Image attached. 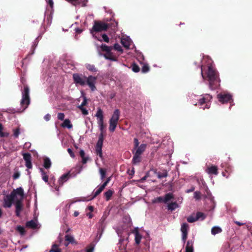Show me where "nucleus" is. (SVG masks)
I'll return each instance as SVG.
<instances>
[{
  "instance_id": "f257e3e1",
  "label": "nucleus",
  "mask_w": 252,
  "mask_h": 252,
  "mask_svg": "<svg viewBox=\"0 0 252 252\" xmlns=\"http://www.w3.org/2000/svg\"><path fill=\"white\" fill-rule=\"evenodd\" d=\"M211 60L208 59V68L206 72V76L205 77L203 69L201 67V75L203 79H206L209 82V87L211 89L214 90L220 86V79L219 77L218 73L210 64Z\"/></svg>"
},
{
  "instance_id": "f03ea898",
  "label": "nucleus",
  "mask_w": 252,
  "mask_h": 252,
  "mask_svg": "<svg viewBox=\"0 0 252 252\" xmlns=\"http://www.w3.org/2000/svg\"><path fill=\"white\" fill-rule=\"evenodd\" d=\"M73 79L74 82L77 85L84 86L87 84L91 88L92 91H94L96 89L95 84L96 83V78L93 76H89L88 77H86L82 74L77 73L73 75Z\"/></svg>"
},
{
  "instance_id": "7ed1b4c3",
  "label": "nucleus",
  "mask_w": 252,
  "mask_h": 252,
  "mask_svg": "<svg viewBox=\"0 0 252 252\" xmlns=\"http://www.w3.org/2000/svg\"><path fill=\"white\" fill-rule=\"evenodd\" d=\"M108 26L107 24L105 23L95 22L92 29L91 30V32L94 38L97 39L99 41H101L100 38L97 37L96 33H94V32L105 31L108 29Z\"/></svg>"
},
{
  "instance_id": "20e7f679",
  "label": "nucleus",
  "mask_w": 252,
  "mask_h": 252,
  "mask_svg": "<svg viewBox=\"0 0 252 252\" xmlns=\"http://www.w3.org/2000/svg\"><path fill=\"white\" fill-rule=\"evenodd\" d=\"M211 99L212 96L210 94H206L202 96L201 98L198 99V103L195 102H193V103L195 105H199L203 109H205V108L208 109L210 106V101Z\"/></svg>"
},
{
  "instance_id": "39448f33",
  "label": "nucleus",
  "mask_w": 252,
  "mask_h": 252,
  "mask_svg": "<svg viewBox=\"0 0 252 252\" xmlns=\"http://www.w3.org/2000/svg\"><path fill=\"white\" fill-rule=\"evenodd\" d=\"M120 112L118 109H116L109 121V130L111 132L115 131L120 118Z\"/></svg>"
},
{
  "instance_id": "423d86ee",
  "label": "nucleus",
  "mask_w": 252,
  "mask_h": 252,
  "mask_svg": "<svg viewBox=\"0 0 252 252\" xmlns=\"http://www.w3.org/2000/svg\"><path fill=\"white\" fill-rule=\"evenodd\" d=\"M29 88L27 86H24V90L22 91V98L21 100V104L24 107L25 110L30 104Z\"/></svg>"
},
{
  "instance_id": "0eeeda50",
  "label": "nucleus",
  "mask_w": 252,
  "mask_h": 252,
  "mask_svg": "<svg viewBox=\"0 0 252 252\" xmlns=\"http://www.w3.org/2000/svg\"><path fill=\"white\" fill-rule=\"evenodd\" d=\"M95 116L97 118V123L100 132L104 133L105 126L104 125V117L102 110L100 108H98Z\"/></svg>"
},
{
  "instance_id": "6e6552de",
  "label": "nucleus",
  "mask_w": 252,
  "mask_h": 252,
  "mask_svg": "<svg viewBox=\"0 0 252 252\" xmlns=\"http://www.w3.org/2000/svg\"><path fill=\"white\" fill-rule=\"evenodd\" d=\"M217 98L219 101L223 104L225 103H231V102L233 101L231 94L225 92L219 94L217 95Z\"/></svg>"
},
{
  "instance_id": "1a4fd4ad",
  "label": "nucleus",
  "mask_w": 252,
  "mask_h": 252,
  "mask_svg": "<svg viewBox=\"0 0 252 252\" xmlns=\"http://www.w3.org/2000/svg\"><path fill=\"white\" fill-rule=\"evenodd\" d=\"M12 191H15L13 196L14 203L21 202L24 198L23 189L20 187L14 189Z\"/></svg>"
},
{
  "instance_id": "9d476101",
  "label": "nucleus",
  "mask_w": 252,
  "mask_h": 252,
  "mask_svg": "<svg viewBox=\"0 0 252 252\" xmlns=\"http://www.w3.org/2000/svg\"><path fill=\"white\" fill-rule=\"evenodd\" d=\"M15 191H12L9 195H6L3 199V207L5 208H10L12 206L13 202V195Z\"/></svg>"
},
{
  "instance_id": "9b49d317",
  "label": "nucleus",
  "mask_w": 252,
  "mask_h": 252,
  "mask_svg": "<svg viewBox=\"0 0 252 252\" xmlns=\"http://www.w3.org/2000/svg\"><path fill=\"white\" fill-rule=\"evenodd\" d=\"M189 230V225L187 223H183L181 226V231L182 232V239L185 243L188 236Z\"/></svg>"
},
{
  "instance_id": "f8f14e48",
  "label": "nucleus",
  "mask_w": 252,
  "mask_h": 252,
  "mask_svg": "<svg viewBox=\"0 0 252 252\" xmlns=\"http://www.w3.org/2000/svg\"><path fill=\"white\" fill-rule=\"evenodd\" d=\"M121 43L126 48H129L132 44V41L128 36H123L121 39Z\"/></svg>"
},
{
  "instance_id": "ddd939ff",
  "label": "nucleus",
  "mask_w": 252,
  "mask_h": 252,
  "mask_svg": "<svg viewBox=\"0 0 252 252\" xmlns=\"http://www.w3.org/2000/svg\"><path fill=\"white\" fill-rule=\"evenodd\" d=\"M39 171H40V172L41 173V177H42V179L46 183L48 184V185H49L50 186H51V187H53V186L51 185V183H49L48 182V180H49V177H48V174H47L46 172H45L44 171V170H43V168H39Z\"/></svg>"
},
{
  "instance_id": "4468645a",
  "label": "nucleus",
  "mask_w": 252,
  "mask_h": 252,
  "mask_svg": "<svg viewBox=\"0 0 252 252\" xmlns=\"http://www.w3.org/2000/svg\"><path fill=\"white\" fill-rule=\"evenodd\" d=\"M38 225L39 224L36 220H31L26 223L27 227L32 229L38 228Z\"/></svg>"
},
{
  "instance_id": "2eb2a0df",
  "label": "nucleus",
  "mask_w": 252,
  "mask_h": 252,
  "mask_svg": "<svg viewBox=\"0 0 252 252\" xmlns=\"http://www.w3.org/2000/svg\"><path fill=\"white\" fill-rule=\"evenodd\" d=\"M104 58L107 59L112 61H117V57L114 55L112 51L109 52L108 53H106L103 55Z\"/></svg>"
},
{
  "instance_id": "dca6fc26",
  "label": "nucleus",
  "mask_w": 252,
  "mask_h": 252,
  "mask_svg": "<svg viewBox=\"0 0 252 252\" xmlns=\"http://www.w3.org/2000/svg\"><path fill=\"white\" fill-rule=\"evenodd\" d=\"M69 178V175L68 173L63 175L59 179L58 183L59 187H61L64 183L66 182Z\"/></svg>"
},
{
  "instance_id": "f3484780",
  "label": "nucleus",
  "mask_w": 252,
  "mask_h": 252,
  "mask_svg": "<svg viewBox=\"0 0 252 252\" xmlns=\"http://www.w3.org/2000/svg\"><path fill=\"white\" fill-rule=\"evenodd\" d=\"M133 233L134 234V237H135L134 239H135V243L137 245H138L141 242V240L142 239V236L139 233V232L138 231V228H135Z\"/></svg>"
},
{
  "instance_id": "a211bd4d",
  "label": "nucleus",
  "mask_w": 252,
  "mask_h": 252,
  "mask_svg": "<svg viewBox=\"0 0 252 252\" xmlns=\"http://www.w3.org/2000/svg\"><path fill=\"white\" fill-rule=\"evenodd\" d=\"M146 146V144H142L137 148H135L134 149L135 151L134 153L141 155L142 153L145 150Z\"/></svg>"
},
{
  "instance_id": "6ab92c4d",
  "label": "nucleus",
  "mask_w": 252,
  "mask_h": 252,
  "mask_svg": "<svg viewBox=\"0 0 252 252\" xmlns=\"http://www.w3.org/2000/svg\"><path fill=\"white\" fill-rule=\"evenodd\" d=\"M206 172L209 174H218V168L216 166L208 167L206 169Z\"/></svg>"
},
{
  "instance_id": "aec40b11",
  "label": "nucleus",
  "mask_w": 252,
  "mask_h": 252,
  "mask_svg": "<svg viewBox=\"0 0 252 252\" xmlns=\"http://www.w3.org/2000/svg\"><path fill=\"white\" fill-rule=\"evenodd\" d=\"M14 203L15 204V207H16V216H19L20 212H21V211L22 210V207H23V205H22V201L21 202H16V203Z\"/></svg>"
},
{
  "instance_id": "412c9836",
  "label": "nucleus",
  "mask_w": 252,
  "mask_h": 252,
  "mask_svg": "<svg viewBox=\"0 0 252 252\" xmlns=\"http://www.w3.org/2000/svg\"><path fill=\"white\" fill-rule=\"evenodd\" d=\"M186 252H193V242L188 241L186 247Z\"/></svg>"
},
{
  "instance_id": "4be33fe9",
  "label": "nucleus",
  "mask_w": 252,
  "mask_h": 252,
  "mask_svg": "<svg viewBox=\"0 0 252 252\" xmlns=\"http://www.w3.org/2000/svg\"><path fill=\"white\" fill-rule=\"evenodd\" d=\"M62 126L63 127H67L69 129L71 128L72 127V125L71 124L70 121L69 119L64 120L63 123L62 124Z\"/></svg>"
},
{
  "instance_id": "5701e85b",
  "label": "nucleus",
  "mask_w": 252,
  "mask_h": 252,
  "mask_svg": "<svg viewBox=\"0 0 252 252\" xmlns=\"http://www.w3.org/2000/svg\"><path fill=\"white\" fill-rule=\"evenodd\" d=\"M178 204L176 202H172L168 204V209L171 211H174L179 207Z\"/></svg>"
},
{
  "instance_id": "b1692460",
  "label": "nucleus",
  "mask_w": 252,
  "mask_h": 252,
  "mask_svg": "<svg viewBox=\"0 0 252 252\" xmlns=\"http://www.w3.org/2000/svg\"><path fill=\"white\" fill-rule=\"evenodd\" d=\"M44 167L46 169H49L51 166V161L49 158H45L44 159Z\"/></svg>"
},
{
  "instance_id": "393cba45",
  "label": "nucleus",
  "mask_w": 252,
  "mask_h": 252,
  "mask_svg": "<svg viewBox=\"0 0 252 252\" xmlns=\"http://www.w3.org/2000/svg\"><path fill=\"white\" fill-rule=\"evenodd\" d=\"M222 230L220 227L218 226H214L211 229V233L213 235H215L217 234L220 233L221 232Z\"/></svg>"
},
{
  "instance_id": "a878e982",
  "label": "nucleus",
  "mask_w": 252,
  "mask_h": 252,
  "mask_svg": "<svg viewBox=\"0 0 252 252\" xmlns=\"http://www.w3.org/2000/svg\"><path fill=\"white\" fill-rule=\"evenodd\" d=\"M101 48L102 50L105 51L106 53H108L110 51H112L113 49L112 46H108L105 44H102L101 46Z\"/></svg>"
},
{
  "instance_id": "bb28decb",
  "label": "nucleus",
  "mask_w": 252,
  "mask_h": 252,
  "mask_svg": "<svg viewBox=\"0 0 252 252\" xmlns=\"http://www.w3.org/2000/svg\"><path fill=\"white\" fill-rule=\"evenodd\" d=\"M164 197V202L167 203L174 198L173 194L172 193H167Z\"/></svg>"
},
{
  "instance_id": "cd10ccee",
  "label": "nucleus",
  "mask_w": 252,
  "mask_h": 252,
  "mask_svg": "<svg viewBox=\"0 0 252 252\" xmlns=\"http://www.w3.org/2000/svg\"><path fill=\"white\" fill-rule=\"evenodd\" d=\"M140 155L134 153V156L132 158V162L133 164H136L140 161Z\"/></svg>"
},
{
  "instance_id": "c85d7f7f",
  "label": "nucleus",
  "mask_w": 252,
  "mask_h": 252,
  "mask_svg": "<svg viewBox=\"0 0 252 252\" xmlns=\"http://www.w3.org/2000/svg\"><path fill=\"white\" fill-rule=\"evenodd\" d=\"M65 240L66 241L68 242L66 244H65V246H67L69 243L74 242L73 237L69 235H66L65 236Z\"/></svg>"
},
{
  "instance_id": "c756f323",
  "label": "nucleus",
  "mask_w": 252,
  "mask_h": 252,
  "mask_svg": "<svg viewBox=\"0 0 252 252\" xmlns=\"http://www.w3.org/2000/svg\"><path fill=\"white\" fill-rule=\"evenodd\" d=\"M86 67L87 68V69H88L89 70H90L92 72H96L97 71L94 65L93 64H87L86 65Z\"/></svg>"
},
{
  "instance_id": "7c9ffc66",
  "label": "nucleus",
  "mask_w": 252,
  "mask_h": 252,
  "mask_svg": "<svg viewBox=\"0 0 252 252\" xmlns=\"http://www.w3.org/2000/svg\"><path fill=\"white\" fill-rule=\"evenodd\" d=\"M49 252H61V249L58 248V246L56 244H54L52 246V249L49 251Z\"/></svg>"
},
{
  "instance_id": "2f4dec72",
  "label": "nucleus",
  "mask_w": 252,
  "mask_h": 252,
  "mask_svg": "<svg viewBox=\"0 0 252 252\" xmlns=\"http://www.w3.org/2000/svg\"><path fill=\"white\" fill-rule=\"evenodd\" d=\"M104 188H103L101 186L94 192V195L92 199H94L95 198L97 195H98L99 193L101 192V191L104 189Z\"/></svg>"
},
{
  "instance_id": "473e14b6",
  "label": "nucleus",
  "mask_w": 252,
  "mask_h": 252,
  "mask_svg": "<svg viewBox=\"0 0 252 252\" xmlns=\"http://www.w3.org/2000/svg\"><path fill=\"white\" fill-rule=\"evenodd\" d=\"M113 193V192L111 190H108L106 192H105L104 195L106 197V200H109L110 198V197L112 196V194Z\"/></svg>"
},
{
  "instance_id": "72a5a7b5",
  "label": "nucleus",
  "mask_w": 252,
  "mask_h": 252,
  "mask_svg": "<svg viewBox=\"0 0 252 252\" xmlns=\"http://www.w3.org/2000/svg\"><path fill=\"white\" fill-rule=\"evenodd\" d=\"M126 229V227L125 226L124 227H123L122 228L120 227H117L116 229V231L119 237H121L123 233V231L125 230Z\"/></svg>"
},
{
  "instance_id": "f704fd0d",
  "label": "nucleus",
  "mask_w": 252,
  "mask_h": 252,
  "mask_svg": "<svg viewBox=\"0 0 252 252\" xmlns=\"http://www.w3.org/2000/svg\"><path fill=\"white\" fill-rule=\"evenodd\" d=\"M23 156L25 161H31V156L29 153H24Z\"/></svg>"
},
{
  "instance_id": "c9c22d12",
  "label": "nucleus",
  "mask_w": 252,
  "mask_h": 252,
  "mask_svg": "<svg viewBox=\"0 0 252 252\" xmlns=\"http://www.w3.org/2000/svg\"><path fill=\"white\" fill-rule=\"evenodd\" d=\"M157 176L159 179H161L162 178H165L167 176V172L166 171H164L162 173L158 172L157 173Z\"/></svg>"
},
{
  "instance_id": "e433bc0d",
  "label": "nucleus",
  "mask_w": 252,
  "mask_h": 252,
  "mask_svg": "<svg viewBox=\"0 0 252 252\" xmlns=\"http://www.w3.org/2000/svg\"><path fill=\"white\" fill-rule=\"evenodd\" d=\"M187 220L189 222H193L197 220V218L196 217L193 216H190L187 219Z\"/></svg>"
},
{
  "instance_id": "4c0bfd02",
  "label": "nucleus",
  "mask_w": 252,
  "mask_h": 252,
  "mask_svg": "<svg viewBox=\"0 0 252 252\" xmlns=\"http://www.w3.org/2000/svg\"><path fill=\"white\" fill-rule=\"evenodd\" d=\"M113 48H114L115 50H116L118 51H119L121 52H123V49H122L121 46L118 43L115 44Z\"/></svg>"
},
{
  "instance_id": "58836bf2",
  "label": "nucleus",
  "mask_w": 252,
  "mask_h": 252,
  "mask_svg": "<svg viewBox=\"0 0 252 252\" xmlns=\"http://www.w3.org/2000/svg\"><path fill=\"white\" fill-rule=\"evenodd\" d=\"M87 0H77V5H81L82 6H85Z\"/></svg>"
},
{
  "instance_id": "ea45409f",
  "label": "nucleus",
  "mask_w": 252,
  "mask_h": 252,
  "mask_svg": "<svg viewBox=\"0 0 252 252\" xmlns=\"http://www.w3.org/2000/svg\"><path fill=\"white\" fill-rule=\"evenodd\" d=\"M95 151L96 154L99 156V157L102 158V148L96 147H95Z\"/></svg>"
},
{
  "instance_id": "a19ab883",
  "label": "nucleus",
  "mask_w": 252,
  "mask_h": 252,
  "mask_svg": "<svg viewBox=\"0 0 252 252\" xmlns=\"http://www.w3.org/2000/svg\"><path fill=\"white\" fill-rule=\"evenodd\" d=\"M195 217H196V218H197V220H198L200 219H201V220H203L205 219V216H204V214H203L202 213H200V212L197 213L196 214Z\"/></svg>"
},
{
  "instance_id": "79ce46f5",
  "label": "nucleus",
  "mask_w": 252,
  "mask_h": 252,
  "mask_svg": "<svg viewBox=\"0 0 252 252\" xmlns=\"http://www.w3.org/2000/svg\"><path fill=\"white\" fill-rule=\"evenodd\" d=\"M13 136L15 138H17L19 136L20 133L19 128H17L16 129H13Z\"/></svg>"
},
{
  "instance_id": "37998d69",
  "label": "nucleus",
  "mask_w": 252,
  "mask_h": 252,
  "mask_svg": "<svg viewBox=\"0 0 252 252\" xmlns=\"http://www.w3.org/2000/svg\"><path fill=\"white\" fill-rule=\"evenodd\" d=\"M17 230L21 234L23 235L25 233V229L24 227L21 226H18L17 227Z\"/></svg>"
},
{
  "instance_id": "c03bdc74",
  "label": "nucleus",
  "mask_w": 252,
  "mask_h": 252,
  "mask_svg": "<svg viewBox=\"0 0 252 252\" xmlns=\"http://www.w3.org/2000/svg\"><path fill=\"white\" fill-rule=\"evenodd\" d=\"M99 172L101 176V179L103 180L105 177V171L102 168L99 169Z\"/></svg>"
},
{
  "instance_id": "a18cd8bd",
  "label": "nucleus",
  "mask_w": 252,
  "mask_h": 252,
  "mask_svg": "<svg viewBox=\"0 0 252 252\" xmlns=\"http://www.w3.org/2000/svg\"><path fill=\"white\" fill-rule=\"evenodd\" d=\"M132 69L135 72H138L139 71V67L138 65L134 64L132 65Z\"/></svg>"
},
{
  "instance_id": "49530a36",
  "label": "nucleus",
  "mask_w": 252,
  "mask_h": 252,
  "mask_svg": "<svg viewBox=\"0 0 252 252\" xmlns=\"http://www.w3.org/2000/svg\"><path fill=\"white\" fill-rule=\"evenodd\" d=\"M102 38L104 41L108 43L109 41V38L106 34H103L102 35Z\"/></svg>"
},
{
  "instance_id": "de8ad7c7",
  "label": "nucleus",
  "mask_w": 252,
  "mask_h": 252,
  "mask_svg": "<svg viewBox=\"0 0 252 252\" xmlns=\"http://www.w3.org/2000/svg\"><path fill=\"white\" fill-rule=\"evenodd\" d=\"M164 202V197H158L156 198L154 200V202Z\"/></svg>"
},
{
  "instance_id": "09e8293b",
  "label": "nucleus",
  "mask_w": 252,
  "mask_h": 252,
  "mask_svg": "<svg viewBox=\"0 0 252 252\" xmlns=\"http://www.w3.org/2000/svg\"><path fill=\"white\" fill-rule=\"evenodd\" d=\"M142 71L143 72H147L149 71V67L147 65L144 64L142 66Z\"/></svg>"
},
{
  "instance_id": "8fccbe9b",
  "label": "nucleus",
  "mask_w": 252,
  "mask_h": 252,
  "mask_svg": "<svg viewBox=\"0 0 252 252\" xmlns=\"http://www.w3.org/2000/svg\"><path fill=\"white\" fill-rule=\"evenodd\" d=\"M25 165L28 169H31L32 167L31 161H25Z\"/></svg>"
},
{
  "instance_id": "3c124183",
  "label": "nucleus",
  "mask_w": 252,
  "mask_h": 252,
  "mask_svg": "<svg viewBox=\"0 0 252 252\" xmlns=\"http://www.w3.org/2000/svg\"><path fill=\"white\" fill-rule=\"evenodd\" d=\"M103 141H101V140H98L96 145V147L102 148L103 145Z\"/></svg>"
},
{
  "instance_id": "603ef678",
  "label": "nucleus",
  "mask_w": 252,
  "mask_h": 252,
  "mask_svg": "<svg viewBox=\"0 0 252 252\" xmlns=\"http://www.w3.org/2000/svg\"><path fill=\"white\" fill-rule=\"evenodd\" d=\"M64 118V115L63 113H59L58 114V118L59 120H63Z\"/></svg>"
},
{
  "instance_id": "864d4df0",
  "label": "nucleus",
  "mask_w": 252,
  "mask_h": 252,
  "mask_svg": "<svg viewBox=\"0 0 252 252\" xmlns=\"http://www.w3.org/2000/svg\"><path fill=\"white\" fill-rule=\"evenodd\" d=\"M194 197L196 199H199L200 198V193L199 191H195L194 192Z\"/></svg>"
},
{
  "instance_id": "5fc2aeb1",
  "label": "nucleus",
  "mask_w": 252,
  "mask_h": 252,
  "mask_svg": "<svg viewBox=\"0 0 252 252\" xmlns=\"http://www.w3.org/2000/svg\"><path fill=\"white\" fill-rule=\"evenodd\" d=\"M138 60H139L140 63H142V61L144 60V56L141 53L138 56Z\"/></svg>"
},
{
  "instance_id": "6e6d98bb",
  "label": "nucleus",
  "mask_w": 252,
  "mask_h": 252,
  "mask_svg": "<svg viewBox=\"0 0 252 252\" xmlns=\"http://www.w3.org/2000/svg\"><path fill=\"white\" fill-rule=\"evenodd\" d=\"M110 177H109L107 179L106 181L101 185V186L103 188H105V187L107 185V184L109 183V182H110Z\"/></svg>"
},
{
  "instance_id": "4d7b16f0",
  "label": "nucleus",
  "mask_w": 252,
  "mask_h": 252,
  "mask_svg": "<svg viewBox=\"0 0 252 252\" xmlns=\"http://www.w3.org/2000/svg\"><path fill=\"white\" fill-rule=\"evenodd\" d=\"M46 1L49 5L51 7V8L53 7L54 2L53 0H46Z\"/></svg>"
},
{
  "instance_id": "13d9d810",
  "label": "nucleus",
  "mask_w": 252,
  "mask_h": 252,
  "mask_svg": "<svg viewBox=\"0 0 252 252\" xmlns=\"http://www.w3.org/2000/svg\"><path fill=\"white\" fill-rule=\"evenodd\" d=\"M51 180H53V184L54 186V189L57 190V191H58L59 190V187H57V186L55 185V179L54 178H52L51 179Z\"/></svg>"
},
{
  "instance_id": "bf43d9fd",
  "label": "nucleus",
  "mask_w": 252,
  "mask_h": 252,
  "mask_svg": "<svg viewBox=\"0 0 252 252\" xmlns=\"http://www.w3.org/2000/svg\"><path fill=\"white\" fill-rule=\"evenodd\" d=\"M0 136L1 137H8L9 136V133L2 131L0 133Z\"/></svg>"
},
{
  "instance_id": "052dcab7",
  "label": "nucleus",
  "mask_w": 252,
  "mask_h": 252,
  "mask_svg": "<svg viewBox=\"0 0 252 252\" xmlns=\"http://www.w3.org/2000/svg\"><path fill=\"white\" fill-rule=\"evenodd\" d=\"M81 158H82V162L83 164L86 163L89 159V158L88 157H86V156H84V157H82Z\"/></svg>"
},
{
  "instance_id": "680f3d73",
  "label": "nucleus",
  "mask_w": 252,
  "mask_h": 252,
  "mask_svg": "<svg viewBox=\"0 0 252 252\" xmlns=\"http://www.w3.org/2000/svg\"><path fill=\"white\" fill-rule=\"evenodd\" d=\"M134 148H137L139 146V142L137 138L134 139Z\"/></svg>"
},
{
  "instance_id": "e2e57ef3",
  "label": "nucleus",
  "mask_w": 252,
  "mask_h": 252,
  "mask_svg": "<svg viewBox=\"0 0 252 252\" xmlns=\"http://www.w3.org/2000/svg\"><path fill=\"white\" fill-rule=\"evenodd\" d=\"M81 111L82 112V113L84 115H87L88 114V110L86 108H83L81 109Z\"/></svg>"
},
{
  "instance_id": "0e129e2a",
  "label": "nucleus",
  "mask_w": 252,
  "mask_h": 252,
  "mask_svg": "<svg viewBox=\"0 0 252 252\" xmlns=\"http://www.w3.org/2000/svg\"><path fill=\"white\" fill-rule=\"evenodd\" d=\"M66 1L70 2L71 4L75 6H77V0H66Z\"/></svg>"
},
{
  "instance_id": "69168bd1",
  "label": "nucleus",
  "mask_w": 252,
  "mask_h": 252,
  "mask_svg": "<svg viewBox=\"0 0 252 252\" xmlns=\"http://www.w3.org/2000/svg\"><path fill=\"white\" fill-rule=\"evenodd\" d=\"M67 152L72 158L74 157V154H73L72 151L71 150V149L70 148H68L67 149Z\"/></svg>"
},
{
  "instance_id": "338daca9",
  "label": "nucleus",
  "mask_w": 252,
  "mask_h": 252,
  "mask_svg": "<svg viewBox=\"0 0 252 252\" xmlns=\"http://www.w3.org/2000/svg\"><path fill=\"white\" fill-rule=\"evenodd\" d=\"M20 175L19 173H18V172L15 173L13 176V179L15 180V179L19 178L20 177Z\"/></svg>"
},
{
  "instance_id": "774afa93",
  "label": "nucleus",
  "mask_w": 252,
  "mask_h": 252,
  "mask_svg": "<svg viewBox=\"0 0 252 252\" xmlns=\"http://www.w3.org/2000/svg\"><path fill=\"white\" fill-rule=\"evenodd\" d=\"M44 118L46 121H48L51 118V116L50 114H47L44 116Z\"/></svg>"
}]
</instances>
